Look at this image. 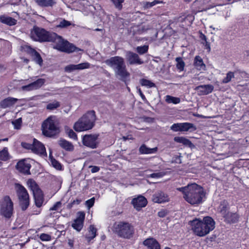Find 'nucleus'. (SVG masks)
<instances>
[{
	"instance_id": "obj_1",
	"label": "nucleus",
	"mask_w": 249,
	"mask_h": 249,
	"mask_svg": "<svg viewBox=\"0 0 249 249\" xmlns=\"http://www.w3.org/2000/svg\"><path fill=\"white\" fill-rule=\"evenodd\" d=\"M31 37L35 41L53 42L55 44L53 48L61 52L70 53L76 51L77 49L56 33L49 32L41 28L34 27L31 32Z\"/></svg>"
},
{
	"instance_id": "obj_2",
	"label": "nucleus",
	"mask_w": 249,
	"mask_h": 249,
	"mask_svg": "<svg viewBox=\"0 0 249 249\" xmlns=\"http://www.w3.org/2000/svg\"><path fill=\"white\" fill-rule=\"evenodd\" d=\"M177 190L182 193L183 198L191 205H198L202 203L205 196L203 188L196 183L178 188Z\"/></svg>"
},
{
	"instance_id": "obj_3",
	"label": "nucleus",
	"mask_w": 249,
	"mask_h": 249,
	"mask_svg": "<svg viewBox=\"0 0 249 249\" xmlns=\"http://www.w3.org/2000/svg\"><path fill=\"white\" fill-rule=\"evenodd\" d=\"M192 230L198 236H204L213 230L215 222L212 218L206 216L202 220L196 218L190 221Z\"/></svg>"
},
{
	"instance_id": "obj_4",
	"label": "nucleus",
	"mask_w": 249,
	"mask_h": 249,
	"mask_svg": "<svg viewBox=\"0 0 249 249\" xmlns=\"http://www.w3.org/2000/svg\"><path fill=\"white\" fill-rule=\"evenodd\" d=\"M106 64L114 71L116 75L119 76L121 80L125 81L130 73L127 71L124 59L119 56L111 57L105 61Z\"/></svg>"
},
{
	"instance_id": "obj_5",
	"label": "nucleus",
	"mask_w": 249,
	"mask_h": 249,
	"mask_svg": "<svg viewBox=\"0 0 249 249\" xmlns=\"http://www.w3.org/2000/svg\"><path fill=\"white\" fill-rule=\"evenodd\" d=\"M95 120V112L88 111L75 123L73 128L77 132L89 130L93 127Z\"/></svg>"
},
{
	"instance_id": "obj_6",
	"label": "nucleus",
	"mask_w": 249,
	"mask_h": 249,
	"mask_svg": "<svg viewBox=\"0 0 249 249\" xmlns=\"http://www.w3.org/2000/svg\"><path fill=\"white\" fill-rule=\"evenodd\" d=\"M112 231L121 237L129 239L134 232L133 227L129 223L124 222H115L112 226Z\"/></svg>"
},
{
	"instance_id": "obj_7",
	"label": "nucleus",
	"mask_w": 249,
	"mask_h": 249,
	"mask_svg": "<svg viewBox=\"0 0 249 249\" xmlns=\"http://www.w3.org/2000/svg\"><path fill=\"white\" fill-rule=\"evenodd\" d=\"M43 134L48 137H53L59 133L55 117L50 116L44 121L42 124Z\"/></svg>"
},
{
	"instance_id": "obj_8",
	"label": "nucleus",
	"mask_w": 249,
	"mask_h": 249,
	"mask_svg": "<svg viewBox=\"0 0 249 249\" xmlns=\"http://www.w3.org/2000/svg\"><path fill=\"white\" fill-rule=\"evenodd\" d=\"M15 187L19 199V205L22 210L25 211L28 207L30 203L28 192L24 186L19 184H16Z\"/></svg>"
},
{
	"instance_id": "obj_9",
	"label": "nucleus",
	"mask_w": 249,
	"mask_h": 249,
	"mask_svg": "<svg viewBox=\"0 0 249 249\" xmlns=\"http://www.w3.org/2000/svg\"><path fill=\"white\" fill-rule=\"evenodd\" d=\"M14 211L13 203L9 196L3 197L1 204L0 214L6 218H10Z\"/></svg>"
},
{
	"instance_id": "obj_10",
	"label": "nucleus",
	"mask_w": 249,
	"mask_h": 249,
	"mask_svg": "<svg viewBox=\"0 0 249 249\" xmlns=\"http://www.w3.org/2000/svg\"><path fill=\"white\" fill-rule=\"evenodd\" d=\"M97 138L96 135H86L83 137L82 142L84 145L94 149L97 146Z\"/></svg>"
},
{
	"instance_id": "obj_11",
	"label": "nucleus",
	"mask_w": 249,
	"mask_h": 249,
	"mask_svg": "<svg viewBox=\"0 0 249 249\" xmlns=\"http://www.w3.org/2000/svg\"><path fill=\"white\" fill-rule=\"evenodd\" d=\"M46 80L45 79L38 78L36 81L27 85L22 86L21 89L25 91L36 90L40 89L44 84Z\"/></svg>"
},
{
	"instance_id": "obj_12",
	"label": "nucleus",
	"mask_w": 249,
	"mask_h": 249,
	"mask_svg": "<svg viewBox=\"0 0 249 249\" xmlns=\"http://www.w3.org/2000/svg\"><path fill=\"white\" fill-rule=\"evenodd\" d=\"M31 167L29 161L27 160H22L19 161L17 165L16 168L20 172L24 174H30V170Z\"/></svg>"
},
{
	"instance_id": "obj_13",
	"label": "nucleus",
	"mask_w": 249,
	"mask_h": 249,
	"mask_svg": "<svg viewBox=\"0 0 249 249\" xmlns=\"http://www.w3.org/2000/svg\"><path fill=\"white\" fill-rule=\"evenodd\" d=\"M126 58L130 65H141L143 63L137 53L131 51L126 52Z\"/></svg>"
},
{
	"instance_id": "obj_14",
	"label": "nucleus",
	"mask_w": 249,
	"mask_h": 249,
	"mask_svg": "<svg viewBox=\"0 0 249 249\" xmlns=\"http://www.w3.org/2000/svg\"><path fill=\"white\" fill-rule=\"evenodd\" d=\"M77 217L73 221L72 224L73 228L78 231H80L83 227L84 220L85 217V213L83 212L77 213Z\"/></svg>"
},
{
	"instance_id": "obj_15",
	"label": "nucleus",
	"mask_w": 249,
	"mask_h": 249,
	"mask_svg": "<svg viewBox=\"0 0 249 249\" xmlns=\"http://www.w3.org/2000/svg\"><path fill=\"white\" fill-rule=\"evenodd\" d=\"M152 200L155 203H162L168 202L169 201V197L166 193L159 191L153 195Z\"/></svg>"
},
{
	"instance_id": "obj_16",
	"label": "nucleus",
	"mask_w": 249,
	"mask_h": 249,
	"mask_svg": "<svg viewBox=\"0 0 249 249\" xmlns=\"http://www.w3.org/2000/svg\"><path fill=\"white\" fill-rule=\"evenodd\" d=\"M147 203L146 199L142 196H140L137 198H134L132 200L135 209L137 211H140L142 208L144 207Z\"/></svg>"
},
{
	"instance_id": "obj_17",
	"label": "nucleus",
	"mask_w": 249,
	"mask_h": 249,
	"mask_svg": "<svg viewBox=\"0 0 249 249\" xmlns=\"http://www.w3.org/2000/svg\"><path fill=\"white\" fill-rule=\"evenodd\" d=\"M214 87L212 85H200L196 87L195 90L197 91V94L199 96L205 95L212 92Z\"/></svg>"
},
{
	"instance_id": "obj_18",
	"label": "nucleus",
	"mask_w": 249,
	"mask_h": 249,
	"mask_svg": "<svg viewBox=\"0 0 249 249\" xmlns=\"http://www.w3.org/2000/svg\"><path fill=\"white\" fill-rule=\"evenodd\" d=\"M90 64L88 62L80 63L77 65L70 64L65 67V71L71 72L76 70H82L89 68Z\"/></svg>"
},
{
	"instance_id": "obj_19",
	"label": "nucleus",
	"mask_w": 249,
	"mask_h": 249,
	"mask_svg": "<svg viewBox=\"0 0 249 249\" xmlns=\"http://www.w3.org/2000/svg\"><path fill=\"white\" fill-rule=\"evenodd\" d=\"M32 152L39 155L46 154L44 145L36 139H34V148Z\"/></svg>"
},
{
	"instance_id": "obj_20",
	"label": "nucleus",
	"mask_w": 249,
	"mask_h": 249,
	"mask_svg": "<svg viewBox=\"0 0 249 249\" xmlns=\"http://www.w3.org/2000/svg\"><path fill=\"white\" fill-rule=\"evenodd\" d=\"M18 101L17 98L9 97L0 102V106L2 108H6L13 106Z\"/></svg>"
},
{
	"instance_id": "obj_21",
	"label": "nucleus",
	"mask_w": 249,
	"mask_h": 249,
	"mask_svg": "<svg viewBox=\"0 0 249 249\" xmlns=\"http://www.w3.org/2000/svg\"><path fill=\"white\" fill-rule=\"evenodd\" d=\"M143 244L148 249H160V246L159 242L153 238L145 240L143 242Z\"/></svg>"
},
{
	"instance_id": "obj_22",
	"label": "nucleus",
	"mask_w": 249,
	"mask_h": 249,
	"mask_svg": "<svg viewBox=\"0 0 249 249\" xmlns=\"http://www.w3.org/2000/svg\"><path fill=\"white\" fill-rule=\"evenodd\" d=\"M27 184L29 189L32 191L33 195L42 192L38 185L34 180L32 179H28Z\"/></svg>"
},
{
	"instance_id": "obj_23",
	"label": "nucleus",
	"mask_w": 249,
	"mask_h": 249,
	"mask_svg": "<svg viewBox=\"0 0 249 249\" xmlns=\"http://www.w3.org/2000/svg\"><path fill=\"white\" fill-rule=\"evenodd\" d=\"M0 22L9 26H13L16 24L17 21L12 17L1 15L0 16Z\"/></svg>"
},
{
	"instance_id": "obj_24",
	"label": "nucleus",
	"mask_w": 249,
	"mask_h": 249,
	"mask_svg": "<svg viewBox=\"0 0 249 249\" xmlns=\"http://www.w3.org/2000/svg\"><path fill=\"white\" fill-rule=\"evenodd\" d=\"M97 229L94 226L90 225L89 228L88 232L85 235V238L88 242L95 238L97 235Z\"/></svg>"
},
{
	"instance_id": "obj_25",
	"label": "nucleus",
	"mask_w": 249,
	"mask_h": 249,
	"mask_svg": "<svg viewBox=\"0 0 249 249\" xmlns=\"http://www.w3.org/2000/svg\"><path fill=\"white\" fill-rule=\"evenodd\" d=\"M59 145L64 149L68 151H72L74 149L73 144L65 139H60L58 142Z\"/></svg>"
},
{
	"instance_id": "obj_26",
	"label": "nucleus",
	"mask_w": 249,
	"mask_h": 249,
	"mask_svg": "<svg viewBox=\"0 0 249 249\" xmlns=\"http://www.w3.org/2000/svg\"><path fill=\"white\" fill-rule=\"evenodd\" d=\"M196 130V127L190 123H181V132L190 131L193 132Z\"/></svg>"
},
{
	"instance_id": "obj_27",
	"label": "nucleus",
	"mask_w": 249,
	"mask_h": 249,
	"mask_svg": "<svg viewBox=\"0 0 249 249\" xmlns=\"http://www.w3.org/2000/svg\"><path fill=\"white\" fill-rule=\"evenodd\" d=\"M223 217L225 220L228 223H235L239 218V216L236 213H232L228 212Z\"/></svg>"
},
{
	"instance_id": "obj_28",
	"label": "nucleus",
	"mask_w": 249,
	"mask_h": 249,
	"mask_svg": "<svg viewBox=\"0 0 249 249\" xmlns=\"http://www.w3.org/2000/svg\"><path fill=\"white\" fill-rule=\"evenodd\" d=\"M229 204L225 200L222 201L218 207V211L223 217L229 212Z\"/></svg>"
},
{
	"instance_id": "obj_29",
	"label": "nucleus",
	"mask_w": 249,
	"mask_h": 249,
	"mask_svg": "<svg viewBox=\"0 0 249 249\" xmlns=\"http://www.w3.org/2000/svg\"><path fill=\"white\" fill-rule=\"evenodd\" d=\"M41 7H52L55 4L54 0H35Z\"/></svg>"
},
{
	"instance_id": "obj_30",
	"label": "nucleus",
	"mask_w": 249,
	"mask_h": 249,
	"mask_svg": "<svg viewBox=\"0 0 249 249\" xmlns=\"http://www.w3.org/2000/svg\"><path fill=\"white\" fill-rule=\"evenodd\" d=\"M10 159V156L8 152L7 147H4L3 149L0 151V161H6ZM1 165V162L0 161V166Z\"/></svg>"
},
{
	"instance_id": "obj_31",
	"label": "nucleus",
	"mask_w": 249,
	"mask_h": 249,
	"mask_svg": "<svg viewBox=\"0 0 249 249\" xmlns=\"http://www.w3.org/2000/svg\"><path fill=\"white\" fill-rule=\"evenodd\" d=\"M36 205L37 207H41L44 202L43 194L42 192L33 195Z\"/></svg>"
},
{
	"instance_id": "obj_32",
	"label": "nucleus",
	"mask_w": 249,
	"mask_h": 249,
	"mask_svg": "<svg viewBox=\"0 0 249 249\" xmlns=\"http://www.w3.org/2000/svg\"><path fill=\"white\" fill-rule=\"evenodd\" d=\"M194 66L198 70H204L205 67L202 59L198 55L196 56L195 58Z\"/></svg>"
},
{
	"instance_id": "obj_33",
	"label": "nucleus",
	"mask_w": 249,
	"mask_h": 249,
	"mask_svg": "<svg viewBox=\"0 0 249 249\" xmlns=\"http://www.w3.org/2000/svg\"><path fill=\"white\" fill-rule=\"evenodd\" d=\"M157 151V148L155 147L153 148H150L147 147L145 145H142L139 149V151L141 154H149L155 153Z\"/></svg>"
},
{
	"instance_id": "obj_34",
	"label": "nucleus",
	"mask_w": 249,
	"mask_h": 249,
	"mask_svg": "<svg viewBox=\"0 0 249 249\" xmlns=\"http://www.w3.org/2000/svg\"><path fill=\"white\" fill-rule=\"evenodd\" d=\"M30 53L32 56L34 57L35 61L39 65H41L43 61L39 53L35 50L32 48H30Z\"/></svg>"
},
{
	"instance_id": "obj_35",
	"label": "nucleus",
	"mask_w": 249,
	"mask_h": 249,
	"mask_svg": "<svg viewBox=\"0 0 249 249\" xmlns=\"http://www.w3.org/2000/svg\"><path fill=\"white\" fill-rule=\"evenodd\" d=\"M140 83L142 86L145 87L147 88H151L156 87V85L154 83L145 78L140 79Z\"/></svg>"
},
{
	"instance_id": "obj_36",
	"label": "nucleus",
	"mask_w": 249,
	"mask_h": 249,
	"mask_svg": "<svg viewBox=\"0 0 249 249\" xmlns=\"http://www.w3.org/2000/svg\"><path fill=\"white\" fill-rule=\"evenodd\" d=\"M174 141L177 142L182 143L187 146H190L192 144L189 139L183 137H175L174 138Z\"/></svg>"
},
{
	"instance_id": "obj_37",
	"label": "nucleus",
	"mask_w": 249,
	"mask_h": 249,
	"mask_svg": "<svg viewBox=\"0 0 249 249\" xmlns=\"http://www.w3.org/2000/svg\"><path fill=\"white\" fill-rule=\"evenodd\" d=\"M165 101L168 104L173 103L174 104H178L180 102V99L178 97L166 95L165 96Z\"/></svg>"
},
{
	"instance_id": "obj_38",
	"label": "nucleus",
	"mask_w": 249,
	"mask_h": 249,
	"mask_svg": "<svg viewBox=\"0 0 249 249\" xmlns=\"http://www.w3.org/2000/svg\"><path fill=\"white\" fill-rule=\"evenodd\" d=\"M177 62L176 67L179 71H182L185 67V63L181 57H178L176 58Z\"/></svg>"
},
{
	"instance_id": "obj_39",
	"label": "nucleus",
	"mask_w": 249,
	"mask_h": 249,
	"mask_svg": "<svg viewBox=\"0 0 249 249\" xmlns=\"http://www.w3.org/2000/svg\"><path fill=\"white\" fill-rule=\"evenodd\" d=\"M149 49V46L144 45L143 46H138L136 48L137 53L140 55H142L147 53Z\"/></svg>"
},
{
	"instance_id": "obj_40",
	"label": "nucleus",
	"mask_w": 249,
	"mask_h": 249,
	"mask_svg": "<svg viewBox=\"0 0 249 249\" xmlns=\"http://www.w3.org/2000/svg\"><path fill=\"white\" fill-rule=\"evenodd\" d=\"M60 106V104L57 101H53L52 102L49 103L47 106L46 108L48 110H53L55 109Z\"/></svg>"
},
{
	"instance_id": "obj_41",
	"label": "nucleus",
	"mask_w": 249,
	"mask_h": 249,
	"mask_svg": "<svg viewBox=\"0 0 249 249\" xmlns=\"http://www.w3.org/2000/svg\"><path fill=\"white\" fill-rule=\"evenodd\" d=\"M65 130L66 133L68 135V136L74 140H76L77 139V136L76 134L73 131L72 129L69 128L68 126L65 127Z\"/></svg>"
},
{
	"instance_id": "obj_42",
	"label": "nucleus",
	"mask_w": 249,
	"mask_h": 249,
	"mask_svg": "<svg viewBox=\"0 0 249 249\" xmlns=\"http://www.w3.org/2000/svg\"><path fill=\"white\" fill-rule=\"evenodd\" d=\"M234 77V73L232 71H229L227 74L225 78H224L222 80V83L223 84H227L229 82H230L231 79L233 78Z\"/></svg>"
},
{
	"instance_id": "obj_43",
	"label": "nucleus",
	"mask_w": 249,
	"mask_h": 249,
	"mask_svg": "<svg viewBox=\"0 0 249 249\" xmlns=\"http://www.w3.org/2000/svg\"><path fill=\"white\" fill-rule=\"evenodd\" d=\"M160 3V1H158V0H154L152 2H147V1L143 2V6L144 8L148 9V8H150L153 7V6H154L158 3Z\"/></svg>"
},
{
	"instance_id": "obj_44",
	"label": "nucleus",
	"mask_w": 249,
	"mask_h": 249,
	"mask_svg": "<svg viewBox=\"0 0 249 249\" xmlns=\"http://www.w3.org/2000/svg\"><path fill=\"white\" fill-rule=\"evenodd\" d=\"M71 25V23L70 21L66 20L65 19H63L60 21L58 25L56 26L58 28H66Z\"/></svg>"
},
{
	"instance_id": "obj_45",
	"label": "nucleus",
	"mask_w": 249,
	"mask_h": 249,
	"mask_svg": "<svg viewBox=\"0 0 249 249\" xmlns=\"http://www.w3.org/2000/svg\"><path fill=\"white\" fill-rule=\"evenodd\" d=\"M22 124L21 118H18L12 122L14 128L16 129H19L21 128Z\"/></svg>"
},
{
	"instance_id": "obj_46",
	"label": "nucleus",
	"mask_w": 249,
	"mask_h": 249,
	"mask_svg": "<svg viewBox=\"0 0 249 249\" xmlns=\"http://www.w3.org/2000/svg\"><path fill=\"white\" fill-rule=\"evenodd\" d=\"M51 163L53 167L58 170H62V166L60 163L55 159H51Z\"/></svg>"
},
{
	"instance_id": "obj_47",
	"label": "nucleus",
	"mask_w": 249,
	"mask_h": 249,
	"mask_svg": "<svg viewBox=\"0 0 249 249\" xmlns=\"http://www.w3.org/2000/svg\"><path fill=\"white\" fill-rule=\"evenodd\" d=\"M114 4L115 7L119 10L122 8V3L124 2V0H111Z\"/></svg>"
},
{
	"instance_id": "obj_48",
	"label": "nucleus",
	"mask_w": 249,
	"mask_h": 249,
	"mask_svg": "<svg viewBox=\"0 0 249 249\" xmlns=\"http://www.w3.org/2000/svg\"><path fill=\"white\" fill-rule=\"evenodd\" d=\"M165 174V173L163 172H160L151 174L148 177L151 178H160L163 177Z\"/></svg>"
},
{
	"instance_id": "obj_49",
	"label": "nucleus",
	"mask_w": 249,
	"mask_h": 249,
	"mask_svg": "<svg viewBox=\"0 0 249 249\" xmlns=\"http://www.w3.org/2000/svg\"><path fill=\"white\" fill-rule=\"evenodd\" d=\"M170 128L174 132L181 131V123L174 124L171 125Z\"/></svg>"
},
{
	"instance_id": "obj_50",
	"label": "nucleus",
	"mask_w": 249,
	"mask_h": 249,
	"mask_svg": "<svg viewBox=\"0 0 249 249\" xmlns=\"http://www.w3.org/2000/svg\"><path fill=\"white\" fill-rule=\"evenodd\" d=\"M39 238L42 241H49L51 240V236L47 233H41Z\"/></svg>"
},
{
	"instance_id": "obj_51",
	"label": "nucleus",
	"mask_w": 249,
	"mask_h": 249,
	"mask_svg": "<svg viewBox=\"0 0 249 249\" xmlns=\"http://www.w3.org/2000/svg\"><path fill=\"white\" fill-rule=\"evenodd\" d=\"M21 145L24 148L31 150L32 151L33 148H34V142L32 144L26 142H22L21 143Z\"/></svg>"
},
{
	"instance_id": "obj_52",
	"label": "nucleus",
	"mask_w": 249,
	"mask_h": 249,
	"mask_svg": "<svg viewBox=\"0 0 249 249\" xmlns=\"http://www.w3.org/2000/svg\"><path fill=\"white\" fill-rule=\"evenodd\" d=\"M94 202V197H92L86 201V205L88 207L89 209H90L93 206Z\"/></svg>"
},
{
	"instance_id": "obj_53",
	"label": "nucleus",
	"mask_w": 249,
	"mask_h": 249,
	"mask_svg": "<svg viewBox=\"0 0 249 249\" xmlns=\"http://www.w3.org/2000/svg\"><path fill=\"white\" fill-rule=\"evenodd\" d=\"M61 206V203L60 201L56 202L53 207H52L50 209V211H58Z\"/></svg>"
},
{
	"instance_id": "obj_54",
	"label": "nucleus",
	"mask_w": 249,
	"mask_h": 249,
	"mask_svg": "<svg viewBox=\"0 0 249 249\" xmlns=\"http://www.w3.org/2000/svg\"><path fill=\"white\" fill-rule=\"evenodd\" d=\"M147 30V28H145L144 26H141L139 27L137 34H142L144 33Z\"/></svg>"
},
{
	"instance_id": "obj_55",
	"label": "nucleus",
	"mask_w": 249,
	"mask_h": 249,
	"mask_svg": "<svg viewBox=\"0 0 249 249\" xmlns=\"http://www.w3.org/2000/svg\"><path fill=\"white\" fill-rule=\"evenodd\" d=\"M89 168H91V172L92 173L98 172L100 170V168L97 166H90Z\"/></svg>"
},
{
	"instance_id": "obj_56",
	"label": "nucleus",
	"mask_w": 249,
	"mask_h": 249,
	"mask_svg": "<svg viewBox=\"0 0 249 249\" xmlns=\"http://www.w3.org/2000/svg\"><path fill=\"white\" fill-rule=\"evenodd\" d=\"M80 202H81V200L78 199H76V200H74L71 203V204H70L71 205V207H72L74 205H78V204H80Z\"/></svg>"
},
{
	"instance_id": "obj_57",
	"label": "nucleus",
	"mask_w": 249,
	"mask_h": 249,
	"mask_svg": "<svg viewBox=\"0 0 249 249\" xmlns=\"http://www.w3.org/2000/svg\"><path fill=\"white\" fill-rule=\"evenodd\" d=\"M138 89V93H139V94L141 96V97L142 98V99L143 100H146L145 97L144 95L143 94V93L142 92L141 89L140 88L139 89Z\"/></svg>"
},
{
	"instance_id": "obj_58",
	"label": "nucleus",
	"mask_w": 249,
	"mask_h": 249,
	"mask_svg": "<svg viewBox=\"0 0 249 249\" xmlns=\"http://www.w3.org/2000/svg\"><path fill=\"white\" fill-rule=\"evenodd\" d=\"M166 214V213L164 211H161L158 213V215L160 217H164Z\"/></svg>"
},
{
	"instance_id": "obj_59",
	"label": "nucleus",
	"mask_w": 249,
	"mask_h": 249,
	"mask_svg": "<svg viewBox=\"0 0 249 249\" xmlns=\"http://www.w3.org/2000/svg\"><path fill=\"white\" fill-rule=\"evenodd\" d=\"M203 45H205L206 49L208 50V51H210L211 48L210 43L207 41L206 42H204L203 43Z\"/></svg>"
},
{
	"instance_id": "obj_60",
	"label": "nucleus",
	"mask_w": 249,
	"mask_h": 249,
	"mask_svg": "<svg viewBox=\"0 0 249 249\" xmlns=\"http://www.w3.org/2000/svg\"><path fill=\"white\" fill-rule=\"evenodd\" d=\"M68 245L71 248H73L74 246V241L71 239L68 240Z\"/></svg>"
},
{
	"instance_id": "obj_61",
	"label": "nucleus",
	"mask_w": 249,
	"mask_h": 249,
	"mask_svg": "<svg viewBox=\"0 0 249 249\" xmlns=\"http://www.w3.org/2000/svg\"><path fill=\"white\" fill-rule=\"evenodd\" d=\"M200 37L201 39V40H204V42H206L207 41L206 36L202 33H201L200 34Z\"/></svg>"
},
{
	"instance_id": "obj_62",
	"label": "nucleus",
	"mask_w": 249,
	"mask_h": 249,
	"mask_svg": "<svg viewBox=\"0 0 249 249\" xmlns=\"http://www.w3.org/2000/svg\"><path fill=\"white\" fill-rule=\"evenodd\" d=\"M211 28H212L213 30L214 31H217L218 29V28H215L214 27H213V26H210V27Z\"/></svg>"
},
{
	"instance_id": "obj_63",
	"label": "nucleus",
	"mask_w": 249,
	"mask_h": 249,
	"mask_svg": "<svg viewBox=\"0 0 249 249\" xmlns=\"http://www.w3.org/2000/svg\"><path fill=\"white\" fill-rule=\"evenodd\" d=\"M237 0H228V1L231 2H234L237 1Z\"/></svg>"
},
{
	"instance_id": "obj_64",
	"label": "nucleus",
	"mask_w": 249,
	"mask_h": 249,
	"mask_svg": "<svg viewBox=\"0 0 249 249\" xmlns=\"http://www.w3.org/2000/svg\"><path fill=\"white\" fill-rule=\"evenodd\" d=\"M1 140H2V141H7L8 138H5V139H1Z\"/></svg>"
}]
</instances>
